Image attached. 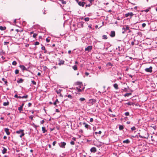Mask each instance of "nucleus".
Segmentation results:
<instances>
[{"label":"nucleus","instance_id":"1","mask_svg":"<svg viewBox=\"0 0 157 157\" xmlns=\"http://www.w3.org/2000/svg\"><path fill=\"white\" fill-rule=\"evenodd\" d=\"M16 133L17 134L20 135L19 137L20 138H21L25 135L23 130L20 129L19 130L17 131H16Z\"/></svg>","mask_w":157,"mask_h":157},{"label":"nucleus","instance_id":"2","mask_svg":"<svg viewBox=\"0 0 157 157\" xmlns=\"http://www.w3.org/2000/svg\"><path fill=\"white\" fill-rule=\"evenodd\" d=\"M66 144L65 142H61L59 144V146L62 148H65V146L66 145Z\"/></svg>","mask_w":157,"mask_h":157},{"label":"nucleus","instance_id":"3","mask_svg":"<svg viewBox=\"0 0 157 157\" xmlns=\"http://www.w3.org/2000/svg\"><path fill=\"white\" fill-rule=\"evenodd\" d=\"M152 67L151 66H150L149 68H147L145 69V71L147 72L151 73L152 71Z\"/></svg>","mask_w":157,"mask_h":157},{"label":"nucleus","instance_id":"4","mask_svg":"<svg viewBox=\"0 0 157 157\" xmlns=\"http://www.w3.org/2000/svg\"><path fill=\"white\" fill-rule=\"evenodd\" d=\"M147 133V136H142L140 135H139V136L140 138H144L148 139L149 137V134L148 133L146 132Z\"/></svg>","mask_w":157,"mask_h":157},{"label":"nucleus","instance_id":"5","mask_svg":"<svg viewBox=\"0 0 157 157\" xmlns=\"http://www.w3.org/2000/svg\"><path fill=\"white\" fill-rule=\"evenodd\" d=\"M134 14L132 12L128 13L125 14V16L128 17L129 16H130L131 17L133 16Z\"/></svg>","mask_w":157,"mask_h":157},{"label":"nucleus","instance_id":"6","mask_svg":"<svg viewBox=\"0 0 157 157\" xmlns=\"http://www.w3.org/2000/svg\"><path fill=\"white\" fill-rule=\"evenodd\" d=\"M92 49V46H89L86 48L85 49V51L89 52Z\"/></svg>","mask_w":157,"mask_h":157},{"label":"nucleus","instance_id":"7","mask_svg":"<svg viewBox=\"0 0 157 157\" xmlns=\"http://www.w3.org/2000/svg\"><path fill=\"white\" fill-rule=\"evenodd\" d=\"M59 63L58 64L59 65H63L64 64V61L63 60L60 59H59Z\"/></svg>","mask_w":157,"mask_h":157},{"label":"nucleus","instance_id":"8","mask_svg":"<svg viewBox=\"0 0 157 157\" xmlns=\"http://www.w3.org/2000/svg\"><path fill=\"white\" fill-rule=\"evenodd\" d=\"M90 151L91 152L94 153L97 151L96 148L94 147H92L90 149Z\"/></svg>","mask_w":157,"mask_h":157},{"label":"nucleus","instance_id":"9","mask_svg":"<svg viewBox=\"0 0 157 157\" xmlns=\"http://www.w3.org/2000/svg\"><path fill=\"white\" fill-rule=\"evenodd\" d=\"M19 67L21 69V70L23 71H27V69L26 68V67L23 65H20L19 66Z\"/></svg>","mask_w":157,"mask_h":157},{"label":"nucleus","instance_id":"10","mask_svg":"<svg viewBox=\"0 0 157 157\" xmlns=\"http://www.w3.org/2000/svg\"><path fill=\"white\" fill-rule=\"evenodd\" d=\"M4 131L6 132L7 135H9L10 134V132H9V129L8 128H5Z\"/></svg>","mask_w":157,"mask_h":157},{"label":"nucleus","instance_id":"11","mask_svg":"<svg viewBox=\"0 0 157 157\" xmlns=\"http://www.w3.org/2000/svg\"><path fill=\"white\" fill-rule=\"evenodd\" d=\"M78 27L81 28L83 27V24L82 22H80L78 24Z\"/></svg>","mask_w":157,"mask_h":157},{"label":"nucleus","instance_id":"12","mask_svg":"<svg viewBox=\"0 0 157 157\" xmlns=\"http://www.w3.org/2000/svg\"><path fill=\"white\" fill-rule=\"evenodd\" d=\"M115 33L114 31H111V32L110 36L111 37H113L115 36Z\"/></svg>","mask_w":157,"mask_h":157},{"label":"nucleus","instance_id":"13","mask_svg":"<svg viewBox=\"0 0 157 157\" xmlns=\"http://www.w3.org/2000/svg\"><path fill=\"white\" fill-rule=\"evenodd\" d=\"M78 3L80 6L83 7L85 4V3L84 2H78Z\"/></svg>","mask_w":157,"mask_h":157},{"label":"nucleus","instance_id":"14","mask_svg":"<svg viewBox=\"0 0 157 157\" xmlns=\"http://www.w3.org/2000/svg\"><path fill=\"white\" fill-rule=\"evenodd\" d=\"M7 149L4 147H3V149L2 150V153L3 154H5L7 152Z\"/></svg>","mask_w":157,"mask_h":157},{"label":"nucleus","instance_id":"15","mask_svg":"<svg viewBox=\"0 0 157 157\" xmlns=\"http://www.w3.org/2000/svg\"><path fill=\"white\" fill-rule=\"evenodd\" d=\"M151 140L152 142H153V143H151V144L154 145H157V141H155V140L154 139L152 138L151 139Z\"/></svg>","mask_w":157,"mask_h":157},{"label":"nucleus","instance_id":"16","mask_svg":"<svg viewBox=\"0 0 157 157\" xmlns=\"http://www.w3.org/2000/svg\"><path fill=\"white\" fill-rule=\"evenodd\" d=\"M129 29V27L128 25H126L125 26V27H123L122 28V30H124V31H126L127 30Z\"/></svg>","mask_w":157,"mask_h":157},{"label":"nucleus","instance_id":"17","mask_svg":"<svg viewBox=\"0 0 157 157\" xmlns=\"http://www.w3.org/2000/svg\"><path fill=\"white\" fill-rule=\"evenodd\" d=\"M77 90L78 91V92H82V91H83L85 87H84L82 88V89H80L79 88H78V87H77L76 88Z\"/></svg>","mask_w":157,"mask_h":157},{"label":"nucleus","instance_id":"18","mask_svg":"<svg viewBox=\"0 0 157 157\" xmlns=\"http://www.w3.org/2000/svg\"><path fill=\"white\" fill-rule=\"evenodd\" d=\"M79 100L81 102H85L86 101V99L84 98H80Z\"/></svg>","mask_w":157,"mask_h":157},{"label":"nucleus","instance_id":"19","mask_svg":"<svg viewBox=\"0 0 157 157\" xmlns=\"http://www.w3.org/2000/svg\"><path fill=\"white\" fill-rule=\"evenodd\" d=\"M83 124L85 125V127L86 128H88L89 127H90V125L86 124L85 122H83Z\"/></svg>","mask_w":157,"mask_h":157},{"label":"nucleus","instance_id":"20","mask_svg":"<svg viewBox=\"0 0 157 157\" xmlns=\"http://www.w3.org/2000/svg\"><path fill=\"white\" fill-rule=\"evenodd\" d=\"M113 87L115 88V89L116 90H117L118 89V85L117 83H115L113 85Z\"/></svg>","mask_w":157,"mask_h":157},{"label":"nucleus","instance_id":"21","mask_svg":"<svg viewBox=\"0 0 157 157\" xmlns=\"http://www.w3.org/2000/svg\"><path fill=\"white\" fill-rule=\"evenodd\" d=\"M6 29V27L5 26L3 27L2 26H0V29L1 30L3 31L5 30Z\"/></svg>","mask_w":157,"mask_h":157},{"label":"nucleus","instance_id":"22","mask_svg":"<svg viewBox=\"0 0 157 157\" xmlns=\"http://www.w3.org/2000/svg\"><path fill=\"white\" fill-rule=\"evenodd\" d=\"M130 142V141L128 139H127L125 140H124L123 142V143L128 144Z\"/></svg>","mask_w":157,"mask_h":157},{"label":"nucleus","instance_id":"23","mask_svg":"<svg viewBox=\"0 0 157 157\" xmlns=\"http://www.w3.org/2000/svg\"><path fill=\"white\" fill-rule=\"evenodd\" d=\"M42 130L43 133H44L47 132V130L45 129V127H43L42 128Z\"/></svg>","mask_w":157,"mask_h":157},{"label":"nucleus","instance_id":"24","mask_svg":"<svg viewBox=\"0 0 157 157\" xmlns=\"http://www.w3.org/2000/svg\"><path fill=\"white\" fill-rule=\"evenodd\" d=\"M23 81V80L22 78H20L19 80L17 81V82L18 83H22Z\"/></svg>","mask_w":157,"mask_h":157},{"label":"nucleus","instance_id":"25","mask_svg":"<svg viewBox=\"0 0 157 157\" xmlns=\"http://www.w3.org/2000/svg\"><path fill=\"white\" fill-rule=\"evenodd\" d=\"M9 105V102L7 101V102H4L3 103V105L4 106L8 105Z\"/></svg>","mask_w":157,"mask_h":157},{"label":"nucleus","instance_id":"26","mask_svg":"<svg viewBox=\"0 0 157 157\" xmlns=\"http://www.w3.org/2000/svg\"><path fill=\"white\" fill-rule=\"evenodd\" d=\"M119 128L120 130H121L124 128V126L122 125H119Z\"/></svg>","mask_w":157,"mask_h":157},{"label":"nucleus","instance_id":"27","mask_svg":"<svg viewBox=\"0 0 157 157\" xmlns=\"http://www.w3.org/2000/svg\"><path fill=\"white\" fill-rule=\"evenodd\" d=\"M131 93H126L124 95V96L125 97H128L129 95H131Z\"/></svg>","mask_w":157,"mask_h":157},{"label":"nucleus","instance_id":"28","mask_svg":"<svg viewBox=\"0 0 157 157\" xmlns=\"http://www.w3.org/2000/svg\"><path fill=\"white\" fill-rule=\"evenodd\" d=\"M102 39L105 40L107 39V36L106 35H104L102 36Z\"/></svg>","mask_w":157,"mask_h":157},{"label":"nucleus","instance_id":"29","mask_svg":"<svg viewBox=\"0 0 157 157\" xmlns=\"http://www.w3.org/2000/svg\"><path fill=\"white\" fill-rule=\"evenodd\" d=\"M126 104L128 105H133V103L132 102H128Z\"/></svg>","mask_w":157,"mask_h":157},{"label":"nucleus","instance_id":"30","mask_svg":"<svg viewBox=\"0 0 157 157\" xmlns=\"http://www.w3.org/2000/svg\"><path fill=\"white\" fill-rule=\"evenodd\" d=\"M72 68L74 70H76L77 69V67L76 65L73 66Z\"/></svg>","mask_w":157,"mask_h":157},{"label":"nucleus","instance_id":"31","mask_svg":"<svg viewBox=\"0 0 157 157\" xmlns=\"http://www.w3.org/2000/svg\"><path fill=\"white\" fill-rule=\"evenodd\" d=\"M77 84L78 85H80V86H82V82H77Z\"/></svg>","mask_w":157,"mask_h":157},{"label":"nucleus","instance_id":"32","mask_svg":"<svg viewBox=\"0 0 157 157\" xmlns=\"http://www.w3.org/2000/svg\"><path fill=\"white\" fill-rule=\"evenodd\" d=\"M22 108H23L22 107V106H20L18 108V109L20 111V112H21V111L22 110Z\"/></svg>","mask_w":157,"mask_h":157},{"label":"nucleus","instance_id":"33","mask_svg":"<svg viewBox=\"0 0 157 157\" xmlns=\"http://www.w3.org/2000/svg\"><path fill=\"white\" fill-rule=\"evenodd\" d=\"M61 91H62V90L59 89L58 90H57L56 92L57 94H59L61 93Z\"/></svg>","mask_w":157,"mask_h":157},{"label":"nucleus","instance_id":"34","mask_svg":"<svg viewBox=\"0 0 157 157\" xmlns=\"http://www.w3.org/2000/svg\"><path fill=\"white\" fill-rule=\"evenodd\" d=\"M12 64L13 65L15 66V65H16V64H17V63L15 61H13V62L12 63Z\"/></svg>","mask_w":157,"mask_h":157},{"label":"nucleus","instance_id":"35","mask_svg":"<svg viewBox=\"0 0 157 157\" xmlns=\"http://www.w3.org/2000/svg\"><path fill=\"white\" fill-rule=\"evenodd\" d=\"M28 97V95H24L23 96H22V98H27Z\"/></svg>","mask_w":157,"mask_h":157},{"label":"nucleus","instance_id":"36","mask_svg":"<svg viewBox=\"0 0 157 157\" xmlns=\"http://www.w3.org/2000/svg\"><path fill=\"white\" fill-rule=\"evenodd\" d=\"M19 70L18 69H16L15 71V73L16 74H17L19 73Z\"/></svg>","mask_w":157,"mask_h":157},{"label":"nucleus","instance_id":"37","mask_svg":"<svg viewBox=\"0 0 157 157\" xmlns=\"http://www.w3.org/2000/svg\"><path fill=\"white\" fill-rule=\"evenodd\" d=\"M84 20L85 21H87L89 20L90 18L89 17H87L85 18L84 19Z\"/></svg>","mask_w":157,"mask_h":157},{"label":"nucleus","instance_id":"38","mask_svg":"<svg viewBox=\"0 0 157 157\" xmlns=\"http://www.w3.org/2000/svg\"><path fill=\"white\" fill-rule=\"evenodd\" d=\"M41 45L42 46L41 47V49L43 50H45V47L44 46H43L42 44H41Z\"/></svg>","mask_w":157,"mask_h":157},{"label":"nucleus","instance_id":"39","mask_svg":"<svg viewBox=\"0 0 157 157\" xmlns=\"http://www.w3.org/2000/svg\"><path fill=\"white\" fill-rule=\"evenodd\" d=\"M37 35V34H36V33H34L33 34V37L34 38H35L36 37V36Z\"/></svg>","mask_w":157,"mask_h":157},{"label":"nucleus","instance_id":"40","mask_svg":"<svg viewBox=\"0 0 157 157\" xmlns=\"http://www.w3.org/2000/svg\"><path fill=\"white\" fill-rule=\"evenodd\" d=\"M31 82L33 85H36V82H35L34 81L32 80Z\"/></svg>","mask_w":157,"mask_h":157},{"label":"nucleus","instance_id":"41","mask_svg":"<svg viewBox=\"0 0 157 157\" xmlns=\"http://www.w3.org/2000/svg\"><path fill=\"white\" fill-rule=\"evenodd\" d=\"M131 129L132 131H134L136 129V128L135 127L133 126L131 128Z\"/></svg>","mask_w":157,"mask_h":157},{"label":"nucleus","instance_id":"42","mask_svg":"<svg viewBox=\"0 0 157 157\" xmlns=\"http://www.w3.org/2000/svg\"><path fill=\"white\" fill-rule=\"evenodd\" d=\"M125 115L126 116H129V113L128 112H126L125 113Z\"/></svg>","mask_w":157,"mask_h":157},{"label":"nucleus","instance_id":"43","mask_svg":"<svg viewBox=\"0 0 157 157\" xmlns=\"http://www.w3.org/2000/svg\"><path fill=\"white\" fill-rule=\"evenodd\" d=\"M92 5V4L90 3L89 4H86V7H90V6Z\"/></svg>","mask_w":157,"mask_h":157},{"label":"nucleus","instance_id":"44","mask_svg":"<svg viewBox=\"0 0 157 157\" xmlns=\"http://www.w3.org/2000/svg\"><path fill=\"white\" fill-rule=\"evenodd\" d=\"M67 96L68 97V98H69L71 99H72V96L70 94L68 95Z\"/></svg>","mask_w":157,"mask_h":157},{"label":"nucleus","instance_id":"45","mask_svg":"<svg viewBox=\"0 0 157 157\" xmlns=\"http://www.w3.org/2000/svg\"><path fill=\"white\" fill-rule=\"evenodd\" d=\"M57 142L56 141H54L53 142L52 144L53 146H55V144H56Z\"/></svg>","mask_w":157,"mask_h":157},{"label":"nucleus","instance_id":"46","mask_svg":"<svg viewBox=\"0 0 157 157\" xmlns=\"http://www.w3.org/2000/svg\"><path fill=\"white\" fill-rule=\"evenodd\" d=\"M39 44V42H37V41H36V42H35L34 44L35 45H38Z\"/></svg>","mask_w":157,"mask_h":157},{"label":"nucleus","instance_id":"47","mask_svg":"<svg viewBox=\"0 0 157 157\" xmlns=\"http://www.w3.org/2000/svg\"><path fill=\"white\" fill-rule=\"evenodd\" d=\"M70 144L71 145H73L75 144V142L74 141H71V142H70Z\"/></svg>","mask_w":157,"mask_h":157},{"label":"nucleus","instance_id":"48","mask_svg":"<svg viewBox=\"0 0 157 157\" xmlns=\"http://www.w3.org/2000/svg\"><path fill=\"white\" fill-rule=\"evenodd\" d=\"M146 24L145 23H143L142 24V26L144 28L146 26Z\"/></svg>","mask_w":157,"mask_h":157},{"label":"nucleus","instance_id":"49","mask_svg":"<svg viewBox=\"0 0 157 157\" xmlns=\"http://www.w3.org/2000/svg\"><path fill=\"white\" fill-rule=\"evenodd\" d=\"M44 120H42L40 122V123L41 124H43L44 123Z\"/></svg>","mask_w":157,"mask_h":157},{"label":"nucleus","instance_id":"50","mask_svg":"<svg viewBox=\"0 0 157 157\" xmlns=\"http://www.w3.org/2000/svg\"><path fill=\"white\" fill-rule=\"evenodd\" d=\"M91 100L93 103H95L96 102V100L95 99H91Z\"/></svg>","mask_w":157,"mask_h":157},{"label":"nucleus","instance_id":"51","mask_svg":"<svg viewBox=\"0 0 157 157\" xmlns=\"http://www.w3.org/2000/svg\"><path fill=\"white\" fill-rule=\"evenodd\" d=\"M29 118L30 119H31V120H33V116H30L29 117Z\"/></svg>","mask_w":157,"mask_h":157},{"label":"nucleus","instance_id":"52","mask_svg":"<svg viewBox=\"0 0 157 157\" xmlns=\"http://www.w3.org/2000/svg\"><path fill=\"white\" fill-rule=\"evenodd\" d=\"M62 3L63 4H65L66 3V2L65 1H63V0L61 1Z\"/></svg>","mask_w":157,"mask_h":157},{"label":"nucleus","instance_id":"53","mask_svg":"<svg viewBox=\"0 0 157 157\" xmlns=\"http://www.w3.org/2000/svg\"><path fill=\"white\" fill-rule=\"evenodd\" d=\"M46 40L47 43L49 42L50 41V40L48 39V38L46 39Z\"/></svg>","mask_w":157,"mask_h":157},{"label":"nucleus","instance_id":"54","mask_svg":"<svg viewBox=\"0 0 157 157\" xmlns=\"http://www.w3.org/2000/svg\"><path fill=\"white\" fill-rule=\"evenodd\" d=\"M93 121V119L92 118H90V122H92Z\"/></svg>","mask_w":157,"mask_h":157},{"label":"nucleus","instance_id":"55","mask_svg":"<svg viewBox=\"0 0 157 157\" xmlns=\"http://www.w3.org/2000/svg\"><path fill=\"white\" fill-rule=\"evenodd\" d=\"M9 44V42H4V44L6 45L7 44Z\"/></svg>","mask_w":157,"mask_h":157},{"label":"nucleus","instance_id":"56","mask_svg":"<svg viewBox=\"0 0 157 157\" xmlns=\"http://www.w3.org/2000/svg\"><path fill=\"white\" fill-rule=\"evenodd\" d=\"M94 0H89V2H90V3H91L93 2L94 1Z\"/></svg>","mask_w":157,"mask_h":157},{"label":"nucleus","instance_id":"57","mask_svg":"<svg viewBox=\"0 0 157 157\" xmlns=\"http://www.w3.org/2000/svg\"><path fill=\"white\" fill-rule=\"evenodd\" d=\"M149 11V10L148 9H146L145 10H144V11L146 12H148Z\"/></svg>","mask_w":157,"mask_h":157},{"label":"nucleus","instance_id":"58","mask_svg":"<svg viewBox=\"0 0 157 157\" xmlns=\"http://www.w3.org/2000/svg\"><path fill=\"white\" fill-rule=\"evenodd\" d=\"M85 74L86 76H88L89 75V73L87 72H86Z\"/></svg>","mask_w":157,"mask_h":157},{"label":"nucleus","instance_id":"59","mask_svg":"<svg viewBox=\"0 0 157 157\" xmlns=\"http://www.w3.org/2000/svg\"><path fill=\"white\" fill-rule=\"evenodd\" d=\"M32 105V104L31 103H28V106L30 107Z\"/></svg>","mask_w":157,"mask_h":157},{"label":"nucleus","instance_id":"60","mask_svg":"<svg viewBox=\"0 0 157 157\" xmlns=\"http://www.w3.org/2000/svg\"><path fill=\"white\" fill-rule=\"evenodd\" d=\"M14 97L15 98H18V96L17 95V94L15 95Z\"/></svg>","mask_w":157,"mask_h":157},{"label":"nucleus","instance_id":"61","mask_svg":"<svg viewBox=\"0 0 157 157\" xmlns=\"http://www.w3.org/2000/svg\"><path fill=\"white\" fill-rule=\"evenodd\" d=\"M56 104L57 103L55 102V101L54 103H53V104L55 105L56 106H57V105H56Z\"/></svg>","mask_w":157,"mask_h":157},{"label":"nucleus","instance_id":"62","mask_svg":"<svg viewBox=\"0 0 157 157\" xmlns=\"http://www.w3.org/2000/svg\"><path fill=\"white\" fill-rule=\"evenodd\" d=\"M55 102L57 103H59V101H58V99H56V101H55Z\"/></svg>","mask_w":157,"mask_h":157},{"label":"nucleus","instance_id":"63","mask_svg":"<svg viewBox=\"0 0 157 157\" xmlns=\"http://www.w3.org/2000/svg\"><path fill=\"white\" fill-rule=\"evenodd\" d=\"M56 112H57V113H58V112H59V109H56Z\"/></svg>","mask_w":157,"mask_h":157},{"label":"nucleus","instance_id":"64","mask_svg":"<svg viewBox=\"0 0 157 157\" xmlns=\"http://www.w3.org/2000/svg\"><path fill=\"white\" fill-rule=\"evenodd\" d=\"M131 44L132 45H133L134 44V42H133V41H132V42H131Z\"/></svg>","mask_w":157,"mask_h":157}]
</instances>
